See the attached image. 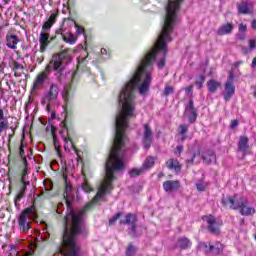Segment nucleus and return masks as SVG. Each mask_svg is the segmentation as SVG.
I'll use <instances>...</instances> for the list:
<instances>
[{"label":"nucleus","instance_id":"nucleus-63","mask_svg":"<svg viewBox=\"0 0 256 256\" xmlns=\"http://www.w3.org/2000/svg\"><path fill=\"white\" fill-rule=\"evenodd\" d=\"M254 238L256 239V234L254 235Z\"/></svg>","mask_w":256,"mask_h":256},{"label":"nucleus","instance_id":"nucleus-23","mask_svg":"<svg viewBox=\"0 0 256 256\" xmlns=\"http://www.w3.org/2000/svg\"><path fill=\"white\" fill-rule=\"evenodd\" d=\"M238 149L239 151H243L244 153L246 151H249V138H247V136L240 137V140L238 142Z\"/></svg>","mask_w":256,"mask_h":256},{"label":"nucleus","instance_id":"nucleus-28","mask_svg":"<svg viewBox=\"0 0 256 256\" xmlns=\"http://www.w3.org/2000/svg\"><path fill=\"white\" fill-rule=\"evenodd\" d=\"M239 209H240V213L242 215H245L246 217L249 215H255V213H256V210L253 207H247V205L242 206Z\"/></svg>","mask_w":256,"mask_h":256},{"label":"nucleus","instance_id":"nucleus-24","mask_svg":"<svg viewBox=\"0 0 256 256\" xmlns=\"http://www.w3.org/2000/svg\"><path fill=\"white\" fill-rule=\"evenodd\" d=\"M219 87H221V82H219L215 79H210L207 82V88L210 93H216L217 89H219Z\"/></svg>","mask_w":256,"mask_h":256},{"label":"nucleus","instance_id":"nucleus-52","mask_svg":"<svg viewBox=\"0 0 256 256\" xmlns=\"http://www.w3.org/2000/svg\"><path fill=\"white\" fill-rule=\"evenodd\" d=\"M22 163H23L25 169H27V158L23 157L22 158Z\"/></svg>","mask_w":256,"mask_h":256},{"label":"nucleus","instance_id":"nucleus-16","mask_svg":"<svg viewBox=\"0 0 256 256\" xmlns=\"http://www.w3.org/2000/svg\"><path fill=\"white\" fill-rule=\"evenodd\" d=\"M202 160L206 165H211V163H215L217 161V156L215 155V151L206 150L202 153Z\"/></svg>","mask_w":256,"mask_h":256},{"label":"nucleus","instance_id":"nucleus-17","mask_svg":"<svg viewBox=\"0 0 256 256\" xmlns=\"http://www.w3.org/2000/svg\"><path fill=\"white\" fill-rule=\"evenodd\" d=\"M9 129V120L5 117V111L3 108H0V135L3 131H7Z\"/></svg>","mask_w":256,"mask_h":256},{"label":"nucleus","instance_id":"nucleus-25","mask_svg":"<svg viewBox=\"0 0 256 256\" xmlns=\"http://www.w3.org/2000/svg\"><path fill=\"white\" fill-rule=\"evenodd\" d=\"M21 183H22V186L16 197V201H21L23 197H25V191H27V185H29V182L25 181V177L21 178Z\"/></svg>","mask_w":256,"mask_h":256},{"label":"nucleus","instance_id":"nucleus-4","mask_svg":"<svg viewBox=\"0 0 256 256\" xmlns=\"http://www.w3.org/2000/svg\"><path fill=\"white\" fill-rule=\"evenodd\" d=\"M33 217H37L35 206H30L22 211L18 218V227L22 233H29Z\"/></svg>","mask_w":256,"mask_h":256},{"label":"nucleus","instance_id":"nucleus-38","mask_svg":"<svg viewBox=\"0 0 256 256\" xmlns=\"http://www.w3.org/2000/svg\"><path fill=\"white\" fill-rule=\"evenodd\" d=\"M82 189H83V191H85V193H91V191H93V188H91V186H89L87 181H84L82 183Z\"/></svg>","mask_w":256,"mask_h":256},{"label":"nucleus","instance_id":"nucleus-54","mask_svg":"<svg viewBox=\"0 0 256 256\" xmlns=\"http://www.w3.org/2000/svg\"><path fill=\"white\" fill-rule=\"evenodd\" d=\"M27 175V168H24V170H23V175H22V179H23V177H24V180H25V176Z\"/></svg>","mask_w":256,"mask_h":256},{"label":"nucleus","instance_id":"nucleus-26","mask_svg":"<svg viewBox=\"0 0 256 256\" xmlns=\"http://www.w3.org/2000/svg\"><path fill=\"white\" fill-rule=\"evenodd\" d=\"M178 247L182 250L189 249V247H191V240H189L187 237L179 238Z\"/></svg>","mask_w":256,"mask_h":256},{"label":"nucleus","instance_id":"nucleus-18","mask_svg":"<svg viewBox=\"0 0 256 256\" xmlns=\"http://www.w3.org/2000/svg\"><path fill=\"white\" fill-rule=\"evenodd\" d=\"M237 9H238V13L240 15H249V14L253 13L251 8H249V3L246 1H242V2L238 3Z\"/></svg>","mask_w":256,"mask_h":256},{"label":"nucleus","instance_id":"nucleus-11","mask_svg":"<svg viewBox=\"0 0 256 256\" xmlns=\"http://www.w3.org/2000/svg\"><path fill=\"white\" fill-rule=\"evenodd\" d=\"M184 113L187 115L189 123H195L197 121V108H195L193 99H190L189 102L185 105Z\"/></svg>","mask_w":256,"mask_h":256},{"label":"nucleus","instance_id":"nucleus-14","mask_svg":"<svg viewBox=\"0 0 256 256\" xmlns=\"http://www.w3.org/2000/svg\"><path fill=\"white\" fill-rule=\"evenodd\" d=\"M181 187V182L179 180H168L163 183V189L166 193H175L179 191Z\"/></svg>","mask_w":256,"mask_h":256},{"label":"nucleus","instance_id":"nucleus-1","mask_svg":"<svg viewBox=\"0 0 256 256\" xmlns=\"http://www.w3.org/2000/svg\"><path fill=\"white\" fill-rule=\"evenodd\" d=\"M181 3H183V0L168 1L162 29L154 44V48L140 60L136 70L118 96L120 109L116 115L115 135L106 163H125V153H127L125 129L129 127V119L135 117V90L139 87L138 91L140 95H145L149 91L151 71H153V63L159 51H163L164 56L159 60L157 64L158 68L163 69L165 67L167 43L173 41L171 33H173L175 23H177V13H179Z\"/></svg>","mask_w":256,"mask_h":256},{"label":"nucleus","instance_id":"nucleus-2","mask_svg":"<svg viewBox=\"0 0 256 256\" xmlns=\"http://www.w3.org/2000/svg\"><path fill=\"white\" fill-rule=\"evenodd\" d=\"M69 61H71V56L67 54V50L62 51L60 54H54L46 67V71L53 70L59 73L60 77H66L65 63H69Z\"/></svg>","mask_w":256,"mask_h":256},{"label":"nucleus","instance_id":"nucleus-44","mask_svg":"<svg viewBox=\"0 0 256 256\" xmlns=\"http://www.w3.org/2000/svg\"><path fill=\"white\" fill-rule=\"evenodd\" d=\"M238 126H239V120H232L230 124V129H235Z\"/></svg>","mask_w":256,"mask_h":256},{"label":"nucleus","instance_id":"nucleus-55","mask_svg":"<svg viewBox=\"0 0 256 256\" xmlns=\"http://www.w3.org/2000/svg\"><path fill=\"white\" fill-rule=\"evenodd\" d=\"M252 29H256V20L252 21Z\"/></svg>","mask_w":256,"mask_h":256},{"label":"nucleus","instance_id":"nucleus-19","mask_svg":"<svg viewBox=\"0 0 256 256\" xmlns=\"http://www.w3.org/2000/svg\"><path fill=\"white\" fill-rule=\"evenodd\" d=\"M47 79V73L43 72L41 74H39L36 77V80L33 84V91L37 90V89H41L43 87V84L45 83V80Z\"/></svg>","mask_w":256,"mask_h":256},{"label":"nucleus","instance_id":"nucleus-34","mask_svg":"<svg viewBox=\"0 0 256 256\" xmlns=\"http://www.w3.org/2000/svg\"><path fill=\"white\" fill-rule=\"evenodd\" d=\"M51 27H53V24H51V22H49L48 20L43 24L42 26V30L44 33H49V31H51Z\"/></svg>","mask_w":256,"mask_h":256},{"label":"nucleus","instance_id":"nucleus-61","mask_svg":"<svg viewBox=\"0 0 256 256\" xmlns=\"http://www.w3.org/2000/svg\"><path fill=\"white\" fill-rule=\"evenodd\" d=\"M245 223V219H241V224Z\"/></svg>","mask_w":256,"mask_h":256},{"label":"nucleus","instance_id":"nucleus-50","mask_svg":"<svg viewBox=\"0 0 256 256\" xmlns=\"http://www.w3.org/2000/svg\"><path fill=\"white\" fill-rule=\"evenodd\" d=\"M238 39H240V41H245V32H242V34H238Z\"/></svg>","mask_w":256,"mask_h":256},{"label":"nucleus","instance_id":"nucleus-56","mask_svg":"<svg viewBox=\"0 0 256 256\" xmlns=\"http://www.w3.org/2000/svg\"><path fill=\"white\" fill-rule=\"evenodd\" d=\"M14 76H15V77H21V73L15 72V73H14Z\"/></svg>","mask_w":256,"mask_h":256},{"label":"nucleus","instance_id":"nucleus-59","mask_svg":"<svg viewBox=\"0 0 256 256\" xmlns=\"http://www.w3.org/2000/svg\"><path fill=\"white\" fill-rule=\"evenodd\" d=\"M51 189H53V186H49V188H46L47 191H51Z\"/></svg>","mask_w":256,"mask_h":256},{"label":"nucleus","instance_id":"nucleus-9","mask_svg":"<svg viewBox=\"0 0 256 256\" xmlns=\"http://www.w3.org/2000/svg\"><path fill=\"white\" fill-rule=\"evenodd\" d=\"M58 97H59V86L55 83H52L50 85L49 90L44 93L42 102L53 103V101H57Z\"/></svg>","mask_w":256,"mask_h":256},{"label":"nucleus","instance_id":"nucleus-53","mask_svg":"<svg viewBox=\"0 0 256 256\" xmlns=\"http://www.w3.org/2000/svg\"><path fill=\"white\" fill-rule=\"evenodd\" d=\"M101 55H107V49L102 48L101 49Z\"/></svg>","mask_w":256,"mask_h":256},{"label":"nucleus","instance_id":"nucleus-43","mask_svg":"<svg viewBox=\"0 0 256 256\" xmlns=\"http://www.w3.org/2000/svg\"><path fill=\"white\" fill-rule=\"evenodd\" d=\"M193 84L185 88L186 95H192L193 94Z\"/></svg>","mask_w":256,"mask_h":256},{"label":"nucleus","instance_id":"nucleus-12","mask_svg":"<svg viewBox=\"0 0 256 256\" xmlns=\"http://www.w3.org/2000/svg\"><path fill=\"white\" fill-rule=\"evenodd\" d=\"M51 41H55V37H51V35H49V32L40 33L39 43L41 53H45V49L49 47V43H51Z\"/></svg>","mask_w":256,"mask_h":256},{"label":"nucleus","instance_id":"nucleus-49","mask_svg":"<svg viewBox=\"0 0 256 256\" xmlns=\"http://www.w3.org/2000/svg\"><path fill=\"white\" fill-rule=\"evenodd\" d=\"M195 157H197V154H193L191 159H188L186 162L187 163H195Z\"/></svg>","mask_w":256,"mask_h":256},{"label":"nucleus","instance_id":"nucleus-48","mask_svg":"<svg viewBox=\"0 0 256 256\" xmlns=\"http://www.w3.org/2000/svg\"><path fill=\"white\" fill-rule=\"evenodd\" d=\"M5 27H9V22L5 21V22H3L2 25H0V34H1V31H3V29H4Z\"/></svg>","mask_w":256,"mask_h":256},{"label":"nucleus","instance_id":"nucleus-13","mask_svg":"<svg viewBox=\"0 0 256 256\" xmlns=\"http://www.w3.org/2000/svg\"><path fill=\"white\" fill-rule=\"evenodd\" d=\"M233 95H235V86L233 85V74H230L225 84L224 100L230 101Z\"/></svg>","mask_w":256,"mask_h":256},{"label":"nucleus","instance_id":"nucleus-22","mask_svg":"<svg viewBox=\"0 0 256 256\" xmlns=\"http://www.w3.org/2000/svg\"><path fill=\"white\" fill-rule=\"evenodd\" d=\"M233 31V24L227 23L222 25L218 30H217V35L223 36V35H229Z\"/></svg>","mask_w":256,"mask_h":256},{"label":"nucleus","instance_id":"nucleus-5","mask_svg":"<svg viewBox=\"0 0 256 256\" xmlns=\"http://www.w3.org/2000/svg\"><path fill=\"white\" fill-rule=\"evenodd\" d=\"M63 127H64V130L66 131V135L64 134L63 130L60 133L65 143L64 150L71 151V149H74L76 155H79V151L77 150V148H75V144H73V140H71V135H73L74 133L73 127L67 126V123L65 122V120L63 122Z\"/></svg>","mask_w":256,"mask_h":256},{"label":"nucleus","instance_id":"nucleus-36","mask_svg":"<svg viewBox=\"0 0 256 256\" xmlns=\"http://www.w3.org/2000/svg\"><path fill=\"white\" fill-rule=\"evenodd\" d=\"M135 246L133 244H129L128 248L126 250V255L127 256H134L135 255Z\"/></svg>","mask_w":256,"mask_h":256},{"label":"nucleus","instance_id":"nucleus-8","mask_svg":"<svg viewBox=\"0 0 256 256\" xmlns=\"http://www.w3.org/2000/svg\"><path fill=\"white\" fill-rule=\"evenodd\" d=\"M199 247L206 251V253H212L213 255H221V253H223V249H225V246H223L221 242H216L215 245L202 242Z\"/></svg>","mask_w":256,"mask_h":256},{"label":"nucleus","instance_id":"nucleus-40","mask_svg":"<svg viewBox=\"0 0 256 256\" xmlns=\"http://www.w3.org/2000/svg\"><path fill=\"white\" fill-rule=\"evenodd\" d=\"M8 129H11L12 134H9V139L8 142L11 143V139H13L14 135H15V130L17 129V125L16 126H9Z\"/></svg>","mask_w":256,"mask_h":256},{"label":"nucleus","instance_id":"nucleus-31","mask_svg":"<svg viewBox=\"0 0 256 256\" xmlns=\"http://www.w3.org/2000/svg\"><path fill=\"white\" fill-rule=\"evenodd\" d=\"M196 189L198 191H205L207 189V183H205V180L200 179L197 183H196Z\"/></svg>","mask_w":256,"mask_h":256},{"label":"nucleus","instance_id":"nucleus-41","mask_svg":"<svg viewBox=\"0 0 256 256\" xmlns=\"http://www.w3.org/2000/svg\"><path fill=\"white\" fill-rule=\"evenodd\" d=\"M21 69L23 71V69H25V67H23L19 62H14L13 63V71H17Z\"/></svg>","mask_w":256,"mask_h":256},{"label":"nucleus","instance_id":"nucleus-27","mask_svg":"<svg viewBox=\"0 0 256 256\" xmlns=\"http://www.w3.org/2000/svg\"><path fill=\"white\" fill-rule=\"evenodd\" d=\"M153 165H155V158L152 156H148L142 164V169L144 171H148V169H151Z\"/></svg>","mask_w":256,"mask_h":256},{"label":"nucleus","instance_id":"nucleus-46","mask_svg":"<svg viewBox=\"0 0 256 256\" xmlns=\"http://www.w3.org/2000/svg\"><path fill=\"white\" fill-rule=\"evenodd\" d=\"M19 156L21 158L25 157V149L23 148V145H21L19 148Z\"/></svg>","mask_w":256,"mask_h":256},{"label":"nucleus","instance_id":"nucleus-29","mask_svg":"<svg viewBox=\"0 0 256 256\" xmlns=\"http://www.w3.org/2000/svg\"><path fill=\"white\" fill-rule=\"evenodd\" d=\"M187 131H189V127L185 124H181L179 126V135L182 136V141H185V139H187V136L185 135V133H187Z\"/></svg>","mask_w":256,"mask_h":256},{"label":"nucleus","instance_id":"nucleus-6","mask_svg":"<svg viewBox=\"0 0 256 256\" xmlns=\"http://www.w3.org/2000/svg\"><path fill=\"white\" fill-rule=\"evenodd\" d=\"M203 221L207 223V229L212 235L221 234V226L223 221H217V218L213 215L203 216Z\"/></svg>","mask_w":256,"mask_h":256},{"label":"nucleus","instance_id":"nucleus-3","mask_svg":"<svg viewBox=\"0 0 256 256\" xmlns=\"http://www.w3.org/2000/svg\"><path fill=\"white\" fill-rule=\"evenodd\" d=\"M137 215L128 213L125 216L124 220H120V225H128V235L133 239H137V237H141L143 235V226H137Z\"/></svg>","mask_w":256,"mask_h":256},{"label":"nucleus","instance_id":"nucleus-60","mask_svg":"<svg viewBox=\"0 0 256 256\" xmlns=\"http://www.w3.org/2000/svg\"><path fill=\"white\" fill-rule=\"evenodd\" d=\"M253 95H254V97L256 98V87H255V90H254Z\"/></svg>","mask_w":256,"mask_h":256},{"label":"nucleus","instance_id":"nucleus-21","mask_svg":"<svg viewBox=\"0 0 256 256\" xmlns=\"http://www.w3.org/2000/svg\"><path fill=\"white\" fill-rule=\"evenodd\" d=\"M166 167L170 170H174L176 173H181V164L177 159L171 158L166 162Z\"/></svg>","mask_w":256,"mask_h":256},{"label":"nucleus","instance_id":"nucleus-32","mask_svg":"<svg viewBox=\"0 0 256 256\" xmlns=\"http://www.w3.org/2000/svg\"><path fill=\"white\" fill-rule=\"evenodd\" d=\"M203 83H205V76L200 75L198 80H196L195 85L198 87V89H202L203 88Z\"/></svg>","mask_w":256,"mask_h":256},{"label":"nucleus","instance_id":"nucleus-7","mask_svg":"<svg viewBox=\"0 0 256 256\" xmlns=\"http://www.w3.org/2000/svg\"><path fill=\"white\" fill-rule=\"evenodd\" d=\"M222 204L224 205V207H230V209H239L240 207H245L246 205H249V202L243 197L235 200V198L231 196H223Z\"/></svg>","mask_w":256,"mask_h":256},{"label":"nucleus","instance_id":"nucleus-35","mask_svg":"<svg viewBox=\"0 0 256 256\" xmlns=\"http://www.w3.org/2000/svg\"><path fill=\"white\" fill-rule=\"evenodd\" d=\"M63 99H64L66 105H69V103H71V101H73V96L71 95V93H69V91H66V93L63 95Z\"/></svg>","mask_w":256,"mask_h":256},{"label":"nucleus","instance_id":"nucleus-30","mask_svg":"<svg viewBox=\"0 0 256 256\" xmlns=\"http://www.w3.org/2000/svg\"><path fill=\"white\" fill-rule=\"evenodd\" d=\"M143 173H145V170H143L142 168H140V169L132 168L129 171L130 177H139V175H143Z\"/></svg>","mask_w":256,"mask_h":256},{"label":"nucleus","instance_id":"nucleus-62","mask_svg":"<svg viewBox=\"0 0 256 256\" xmlns=\"http://www.w3.org/2000/svg\"><path fill=\"white\" fill-rule=\"evenodd\" d=\"M53 139H54V145H55V143H56L55 136H53Z\"/></svg>","mask_w":256,"mask_h":256},{"label":"nucleus","instance_id":"nucleus-37","mask_svg":"<svg viewBox=\"0 0 256 256\" xmlns=\"http://www.w3.org/2000/svg\"><path fill=\"white\" fill-rule=\"evenodd\" d=\"M123 215V213L118 212L116 213L110 220H109V225H113L114 223H117V219H119Z\"/></svg>","mask_w":256,"mask_h":256},{"label":"nucleus","instance_id":"nucleus-58","mask_svg":"<svg viewBox=\"0 0 256 256\" xmlns=\"http://www.w3.org/2000/svg\"><path fill=\"white\" fill-rule=\"evenodd\" d=\"M4 4L7 5L8 3H11V0H3Z\"/></svg>","mask_w":256,"mask_h":256},{"label":"nucleus","instance_id":"nucleus-33","mask_svg":"<svg viewBox=\"0 0 256 256\" xmlns=\"http://www.w3.org/2000/svg\"><path fill=\"white\" fill-rule=\"evenodd\" d=\"M174 91L175 90L173 89L172 86H166L164 88L163 95H164V97H169V95H173Z\"/></svg>","mask_w":256,"mask_h":256},{"label":"nucleus","instance_id":"nucleus-20","mask_svg":"<svg viewBox=\"0 0 256 256\" xmlns=\"http://www.w3.org/2000/svg\"><path fill=\"white\" fill-rule=\"evenodd\" d=\"M57 35H61L63 41H65V43H69L70 45H74V43L77 41V38H75V36L71 33H68V35L63 34V29H59L56 31Z\"/></svg>","mask_w":256,"mask_h":256},{"label":"nucleus","instance_id":"nucleus-51","mask_svg":"<svg viewBox=\"0 0 256 256\" xmlns=\"http://www.w3.org/2000/svg\"><path fill=\"white\" fill-rule=\"evenodd\" d=\"M176 149H177L179 155H181V153H183V146L182 145L177 146Z\"/></svg>","mask_w":256,"mask_h":256},{"label":"nucleus","instance_id":"nucleus-45","mask_svg":"<svg viewBox=\"0 0 256 256\" xmlns=\"http://www.w3.org/2000/svg\"><path fill=\"white\" fill-rule=\"evenodd\" d=\"M239 31H240L241 33H245V31H247V25H245V24H240V25H239Z\"/></svg>","mask_w":256,"mask_h":256},{"label":"nucleus","instance_id":"nucleus-39","mask_svg":"<svg viewBox=\"0 0 256 256\" xmlns=\"http://www.w3.org/2000/svg\"><path fill=\"white\" fill-rule=\"evenodd\" d=\"M59 13H52L49 17V19L47 20L49 23H51L52 25H55V21L57 20Z\"/></svg>","mask_w":256,"mask_h":256},{"label":"nucleus","instance_id":"nucleus-10","mask_svg":"<svg viewBox=\"0 0 256 256\" xmlns=\"http://www.w3.org/2000/svg\"><path fill=\"white\" fill-rule=\"evenodd\" d=\"M144 131L142 136V143L144 149L147 151L151 149V145L153 144V130L149 124H144Z\"/></svg>","mask_w":256,"mask_h":256},{"label":"nucleus","instance_id":"nucleus-15","mask_svg":"<svg viewBox=\"0 0 256 256\" xmlns=\"http://www.w3.org/2000/svg\"><path fill=\"white\" fill-rule=\"evenodd\" d=\"M19 41H21L19 39V36L15 34L8 33L6 35L5 43L8 49H13V50L17 49V45L19 44Z\"/></svg>","mask_w":256,"mask_h":256},{"label":"nucleus","instance_id":"nucleus-42","mask_svg":"<svg viewBox=\"0 0 256 256\" xmlns=\"http://www.w3.org/2000/svg\"><path fill=\"white\" fill-rule=\"evenodd\" d=\"M255 47H256V41H255V39H251L249 41V49H250V51L255 50Z\"/></svg>","mask_w":256,"mask_h":256},{"label":"nucleus","instance_id":"nucleus-57","mask_svg":"<svg viewBox=\"0 0 256 256\" xmlns=\"http://www.w3.org/2000/svg\"><path fill=\"white\" fill-rule=\"evenodd\" d=\"M241 63H243V62L242 61L236 62L235 67H239V65H241Z\"/></svg>","mask_w":256,"mask_h":256},{"label":"nucleus","instance_id":"nucleus-47","mask_svg":"<svg viewBox=\"0 0 256 256\" xmlns=\"http://www.w3.org/2000/svg\"><path fill=\"white\" fill-rule=\"evenodd\" d=\"M77 27L76 33L77 35H81V33H83V31H85V29H83V27H79V25L75 24Z\"/></svg>","mask_w":256,"mask_h":256}]
</instances>
